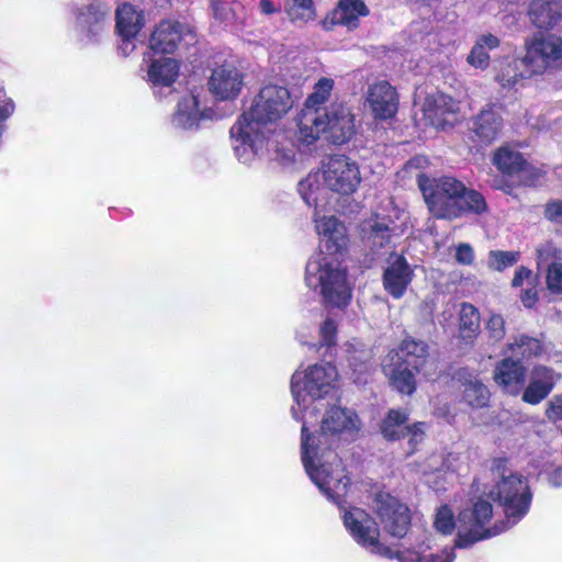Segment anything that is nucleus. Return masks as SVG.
Returning <instances> with one entry per match:
<instances>
[{
    "mask_svg": "<svg viewBox=\"0 0 562 562\" xmlns=\"http://www.w3.org/2000/svg\"><path fill=\"white\" fill-rule=\"evenodd\" d=\"M297 420L302 422L301 454L308 477L329 502L340 504L350 479L334 450L358 439L362 427L358 414L341 405H330L315 432L308 431V425L316 420L315 414L304 413Z\"/></svg>",
    "mask_w": 562,
    "mask_h": 562,
    "instance_id": "nucleus-2",
    "label": "nucleus"
},
{
    "mask_svg": "<svg viewBox=\"0 0 562 562\" xmlns=\"http://www.w3.org/2000/svg\"><path fill=\"white\" fill-rule=\"evenodd\" d=\"M109 10L105 5L90 4L80 16V25L89 41H97L105 30Z\"/></svg>",
    "mask_w": 562,
    "mask_h": 562,
    "instance_id": "nucleus-32",
    "label": "nucleus"
},
{
    "mask_svg": "<svg viewBox=\"0 0 562 562\" xmlns=\"http://www.w3.org/2000/svg\"><path fill=\"white\" fill-rule=\"evenodd\" d=\"M179 69L178 61L170 57L151 60L147 69V80L155 93H161L162 89H170L179 76Z\"/></svg>",
    "mask_w": 562,
    "mask_h": 562,
    "instance_id": "nucleus-25",
    "label": "nucleus"
},
{
    "mask_svg": "<svg viewBox=\"0 0 562 562\" xmlns=\"http://www.w3.org/2000/svg\"><path fill=\"white\" fill-rule=\"evenodd\" d=\"M503 128V119L495 105H487L474 119L472 131L485 144L495 140Z\"/></svg>",
    "mask_w": 562,
    "mask_h": 562,
    "instance_id": "nucleus-27",
    "label": "nucleus"
},
{
    "mask_svg": "<svg viewBox=\"0 0 562 562\" xmlns=\"http://www.w3.org/2000/svg\"><path fill=\"white\" fill-rule=\"evenodd\" d=\"M424 117L436 128L451 126L457 121L459 102L441 92L429 94L422 106Z\"/></svg>",
    "mask_w": 562,
    "mask_h": 562,
    "instance_id": "nucleus-15",
    "label": "nucleus"
},
{
    "mask_svg": "<svg viewBox=\"0 0 562 562\" xmlns=\"http://www.w3.org/2000/svg\"><path fill=\"white\" fill-rule=\"evenodd\" d=\"M525 55L520 58L527 74L552 75L562 70V37L555 34L536 33L525 40Z\"/></svg>",
    "mask_w": 562,
    "mask_h": 562,
    "instance_id": "nucleus-9",
    "label": "nucleus"
},
{
    "mask_svg": "<svg viewBox=\"0 0 562 562\" xmlns=\"http://www.w3.org/2000/svg\"><path fill=\"white\" fill-rule=\"evenodd\" d=\"M367 102L378 120L392 119L398 109V95L387 81H378L368 88Z\"/></svg>",
    "mask_w": 562,
    "mask_h": 562,
    "instance_id": "nucleus-18",
    "label": "nucleus"
},
{
    "mask_svg": "<svg viewBox=\"0 0 562 562\" xmlns=\"http://www.w3.org/2000/svg\"><path fill=\"white\" fill-rule=\"evenodd\" d=\"M547 284L550 291L562 293V263L551 262L547 269Z\"/></svg>",
    "mask_w": 562,
    "mask_h": 562,
    "instance_id": "nucleus-45",
    "label": "nucleus"
},
{
    "mask_svg": "<svg viewBox=\"0 0 562 562\" xmlns=\"http://www.w3.org/2000/svg\"><path fill=\"white\" fill-rule=\"evenodd\" d=\"M361 178H302L297 191L308 206H314L312 220L319 237L321 250L312 255L305 266L306 286L316 292L325 307L345 310L352 299V285L347 268L335 257L347 249L345 224L334 215H323L335 194L355 192Z\"/></svg>",
    "mask_w": 562,
    "mask_h": 562,
    "instance_id": "nucleus-1",
    "label": "nucleus"
},
{
    "mask_svg": "<svg viewBox=\"0 0 562 562\" xmlns=\"http://www.w3.org/2000/svg\"><path fill=\"white\" fill-rule=\"evenodd\" d=\"M458 379L462 382L463 400L474 408L484 407L490 401L488 389L479 380L477 375L468 372L465 369L458 372Z\"/></svg>",
    "mask_w": 562,
    "mask_h": 562,
    "instance_id": "nucleus-30",
    "label": "nucleus"
},
{
    "mask_svg": "<svg viewBox=\"0 0 562 562\" xmlns=\"http://www.w3.org/2000/svg\"><path fill=\"white\" fill-rule=\"evenodd\" d=\"M418 186L429 212L438 218H458L467 212L481 214L487 209L484 196L457 178H419Z\"/></svg>",
    "mask_w": 562,
    "mask_h": 562,
    "instance_id": "nucleus-6",
    "label": "nucleus"
},
{
    "mask_svg": "<svg viewBox=\"0 0 562 562\" xmlns=\"http://www.w3.org/2000/svg\"><path fill=\"white\" fill-rule=\"evenodd\" d=\"M428 357V345L423 340L411 337L403 339L398 347L387 355L389 361L403 363V366L413 368L416 372H420L425 368Z\"/></svg>",
    "mask_w": 562,
    "mask_h": 562,
    "instance_id": "nucleus-21",
    "label": "nucleus"
},
{
    "mask_svg": "<svg viewBox=\"0 0 562 562\" xmlns=\"http://www.w3.org/2000/svg\"><path fill=\"white\" fill-rule=\"evenodd\" d=\"M549 483L554 487L562 486V468H558L550 473Z\"/></svg>",
    "mask_w": 562,
    "mask_h": 562,
    "instance_id": "nucleus-55",
    "label": "nucleus"
},
{
    "mask_svg": "<svg viewBox=\"0 0 562 562\" xmlns=\"http://www.w3.org/2000/svg\"><path fill=\"white\" fill-rule=\"evenodd\" d=\"M528 16L538 29L553 30L562 26V10L558 0H532Z\"/></svg>",
    "mask_w": 562,
    "mask_h": 562,
    "instance_id": "nucleus-26",
    "label": "nucleus"
},
{
    "mask_svg": "<svg viewBox=\"0 0 562 562\" xmlns=\"http://www.w3.org/2000/svg\"><path fill=\"white\" fill-rule=\"evenodd\" d=\"M525 282L528 285H532L535 283L532 271L526 267H519L515 272L512 284L514 288H518L522 286Z\"/></svg>",
    "mask_w": 562,
    "mask_h": 562,
    "instance_id": "nucleus-50",
    "label": "nucleus"
},
{
    "mask_svg": "<svg viewBox=\"0 0 562 562\" xmlns=\"http://www.w3.org/2000/svg\"><path fill=\"white\" fill-rule=\"evenodd\" d=\"M344 496L336 505L342 512V521L351 539L364 551L385 559H396L400 562H453L454 548H445L438 553L426 552L429 546L424 542L416 548L394 551L380 540V528L375 519L360 507H344ZM335 504V502H333Z\"/></svg>",
    "mask_w": 562,
    "mask_h": 562,
    "instance_id": "nucleus-4",
    "label": "nucleus"
},
{
    "mask_svg": "<svg viewBox=\"0 0 562 562\" xmlns=\"http://www.w3.org/2000/svg\"><path fill=\"white\" fill-rule=\"evenodd\" d=\"M546 415L554 424L562 422V395L554 396L549 402Z\"/></svg>",
    "mask_w": 562,
    "mask_h": 562,
    "instance_id": "nucleus-48",
    "label": "nucleus"
},
{
    "mask_svg": "<svg viewBox=\"0 0 562 562\" xmlns=\"http://www.w3.org/2000/svg\"><path fill=\"white\" fill-rule=\"evenodd\" d=\"M529 124H530L532 127H536V128H539V130H541V128H543V127H544V125H543V124L531 123V122H529Z\"/></svg>",
    "mask_w": 562,
    "mask_h": 562,
    "instance_id": "nucleus-56",
    "label": "nucleus"
},
{
    "mask_svg": "<svg viewBox=\"0 0 562 562\" xmlns=\"http://www.w3.org/2000/svg\"><path fill=\"white\" fill-rule=\"evenodd\" d=\"M521 66L519 60H506L501 64V67L495 76L496 81L504 88L515 87L519 80L529 78L532 75L527 74V68L518 69Z\"/></svg>",
    "mask_w": 562,
    "mask_h": 562,
    "instance_id": "nucleus-37",
    "label": "nucleus"
},
{
    "mask_svg": "<svg viewBox=\"0 0 562 562\" xmlns=\"http://www.w3.org/2000/svg\"><path fill=\"white\" fill-rule=\"evenodd\" d=\"M434 162L424 155H416L405 162L402 171L406 176H431L435 170Z\"/></svg>",
    "mask_w": 562,
    "mask_h": 562,
    "instance_id": "nucleus-40",
    "label": "nucleus"
},
{
    "mask_svg": "<svg viewBox=\"0 0 562 562\" xmlns=\"http://www.w3.org/2000/svg\"><path fill=\"white\" fill-rule=\"evenodd\" d=\"M369 9L362 0H339L336 8L326 16L324 26L344 25L349 30L358 26L359 18L367 16Z\"/></svg>",
    "mask_w": 562,
    "mask_h": 562,
    "instance_id": "nucleus-24",
    "label": "nucleus"
},
{
    "mask_svg": "<svg viewBox=\"0 0 562 562\" xmlns=\"http://www.w3.org/2000/svg\"><path fill=\"white\" fill-rule=\"evenodd\" d=\"M338 373L330 362H321L297 369L291 378V393L294 405L291 413L299 419L304 413L311 416L317 411L316 402L335 389Z\"/></svg>",
    "mask_w": 562,
    "mask_h": 562,
    "instance_id": "nucleus-8",
    "label": "nucleus"
},
{
    "mask_svg": "<svg viewBox=\"0 0 562 562\" xmlns=\"http://www.w3.org/2000/svg\"><path fill=\"white\" fill-rule=\"evenodd\" d=\"M426 432V424L418 422L413 425H408L405 432L404 438H408V453H413L419 443L425 439Z\"/></svg>",
    "mask_w": 562,
    "mask_h": 562,
    "instance_id": "nucleus-44",
    "label": "nucleus"
},
{
    "mask_svg": "<svg viewBox=\"0 0 562 562\" xmlns=\"http://www.w3.org/2000/svg\"><path fill=\"white\" fill-rule=\"evenodd\" d=\"M190 30L177 21H161L154 30L149 46L155 53L172 54Z\"/></svg>",
    "mask_w": 562,
    "mask_h": 562,
    "instance_id": "nucleus-20",
    "label": "nucleus"
},
{
    "mask_svg": "<svg viewBox=\"0 0 562 562\" xmlns=\"http://www.w3.org/2000/svg\"><path fill=\"white\" fill-rule=\"evenodd\" d=\"M546 216L551 222L562 225V201L549 203L546 209Z\"/></svg>",
    "mask_w": 562,
    "mask_h": 562,
    "instance_id": "nucleus-51",
    "label": "nucleus"
},
{
    "mask_svg": "<svg viewBox=\"0 0 562 562\" xmlns=\"http://www.w3.org/2000/svg\"><path fill=\"white\" fill-rule=\"evenodd\" d=\"M374 223L370 224L368 243L374 254L389 249L391 237L404 234L409 226L408 213L394 205L391 198L384 201L382 210L374 212Z\"/></svg>",
    "mask_w": 562,
    "mask_h": 562,
    "instance_id": "nucleus-10",
    "label": "nucleus"
},
{
    "mask_svg": "<svg viewBox=\"0 0 562 562\" xmlns=\"http://www.w3.org/2000/svg\"><path fill=\"white\" fill-rule=\"evenodd\" d=\"M538 266L550 265L551 262H557L559 259L560 250L552 244L546 243L541 245L538 250Z\"/></svg>",
    "mask_w": 562,
    "mask_h": 562,
    "instance_id": "nucleus-47",
    "label": "nucleus"
},
{
    "mask_svg": "<svg viewBox=\"0 0 562 562\" xmlns=\"http://www.w3.org/2000/svg\"><path fill=\"white\" fill-rule=\"evenodd\" d=\"M207 109L202 106L199 101V95L190 93L183 97L177 105V110L172 116V124L175 127L191 131L200 126L203 119L209 117Z\"/></svg>",
    "mask_w": 562,
    "mask_h": 562,
    "instance_id": "nucleus-22",
    "label": "nucleus"
},
{
    "mask_svg": "<svg viewBox=\"0 0 562 562\" xmlns=\"http://www.w3.org/2000/svg\"><path fill=\"white\" fill-rule=\"evenodd\" d=\"M373 508L384 529L393 537L403 538L411 525L408 507L396 497L379 492L373 499Z\"/></svg>",
    "mask_w": 562,
    "mask_h": 562,
    "instance_id": "nucleus-13",
    "label": "nucleus"
},
{
    "mask_svg": "<svg viewBox=\"0 0 562 562\" xmlns=\"http://www.w3.org/2000/svg\"><path fill=\"white\" fill-rule=\"evenodd\" d=\"M408 414L402 409H390L383 418L380 430L384 439L395 441L404 438L408 426Z\"/></svg>",
    "mask_w": 562,
    "mask_h": 562,
    "instance_id": "nucleus-34",
    "label": "nucleus"
},
{
    "mask_svg": "<svg viewBox=\"0 0 562 562\" xmlns=\"http://www.w3.org/2000/svg\"><path fill=\"white\" fill-rule=\"evenodd\" d=\"M430 462L429 468L431 471L459 472L463 463V458L459 453L449 452L445 458L432 456Z\"/></svg>",
    "mask_w": 562,
    "mask_h": 562,
    "instance_id": "nucleus-41",
    "label": "nucleus"
},
{
    "mask_svg": "<svg viewBox=\"0 0 562 562\" xmlns=\"http://www.w3.org/2000/svg\"><path fill=\"white\" fill-rule=\"evenodd\" d=\"M286 12L293 22L307 23L315 19L313 0H293Z\"/></svg>",
    "mask_w": 562,
    "mask_h": 562,
    "instance_id": "nucleus-39",
    "label": "nucleus"
},
{
    "mask_svg": "<svg viewBox=\"0 0 562 562\" xmlns=\"http://www.w3.org/2000/svg\"><path fill=\"white\" fill-rule=\"evenodd\" d=\"M293 106L288 88L267 85L261 88L248 111L231 127V139L237 159L250 164L268 146L274 124Z\"/></svg>",
    "mask_w": 562,
    "mask_h": 562,
    "instance_id": "nucleus-3",
    "label": "nucleus"
},
{
    "mask_svg": "<svg viewBox=\"0 0 562 562\" xmlns=\"http://www.w3.org/2000/svg\"><path fill=\"white\" fill-rule=\"evenodd\" d=\"M210 7L214 19L221 24L235 31L243 29L245 15L240 2L234 0H210Z\"/></svg>",
    "mask_w": 562,
    "mask_h": 562,
    "instance_id": "nucleus-29",
    "label": "nucleus"
},
{
    "mask_svg": "<svg viewBox=\"0 0 562 562\" xmlns=\"http://www.w3.org/2000/svg\"><path fill=\"white\" fill-rule=\"evenodd\" d=\"M319 348H331L336 345L337 322L331 317L326 319L319 326Z\"/></svg>",
    "mask_w": 562,
    "mask_h": 562,
    "instance_id": "nucleus-43",
    "label": "nucleus"
},
{
    "mask_svg": "<svg viewBox=\"0 0 562 562\" xmlns=\"http://www.w3.org/2000/svg\"><path fill=\"white\" fill-rule=\"evenodd\" d=\"M259 9H260L262 14L270 15V14L280 12L281 11V5L280 4H276L271 0H260Z\"/></svg>",
    "mask_w": 562,
    "mask_h": 562,
    "instance_id": "nucleus-53",
    "label": "nucleus"
},
{
    "mask_svg": "<svg viewBox=\"0 0 562 562\" xmlns=\"http://www.w3.org/2000/svg\"><path fill=\"white\" fill-rule=\"evenodd\" d=\"M322 134H325L334 144L347 143L355 134V117L350 109L344 103L330 104L325 115H321L319 120L315 122L314 138L311 142L300 143L306 146L312 145Z\"/></svg>",
    "mask_w": 562,
    "mask_h": 562,
    "instance_id": "nucleus-11",
    "label": "nucleus"
},
{
    "mask_svg": "<svg viewBox=\"0 0 562 562\" xmlns=\"http://www.w3.org/2000/svg\"><path fill=\"white\" fill-rule=\"evenodd\" d=\"M144 25V16L134 5L122 3L115 11V29L120 37L119 49L124 56L135 49V38Z\"/></svg>",
    "mask_w": 562,
    "mask_h": 562,
    "instance_id": "nucleus-14",
    "label": "nucleus"
},
{
    "mask_svg": "<svg viewBox=\"0 0 562 562\" xmlns=\"http://www.w3.org/2000/svg\"><path fill=\"white\" fill-rule=\"evenodd\" d=\"M243 83V74L237 67L225 63L212 71L209 89L218 100H233L239 94Z\"/></svg>",
    "mask_w": 562,
    "mask_h": 562,
    "instance_id": "nucleus-17",
    "label": "nucleus"
},
{
    "mask_svg": "<svg viewBox=\"0 0 562 562\" xmlns=\"http://www.w3.org/2000/svg\"><path fill=\"white\" fill-rule=\"evenodd\" d=\"M494 380L506 393L517 395L526 383V368L508 356L497 364Z\"/></svg>",
    "mask_w": 562,
    "mask_h": 562,
    "instance_id": "nucleus-23",
    "label": "nucleus"
},
{
    "mask_svg": "<svg viewBox=\"0 0 562 562\" xmlns=\"http://www.w3.org/2000/svg\"><path fill=\"white\" fill-rule=\"evenodd\" d=\"M454 257L460 265L469 266L474 261V250L469 244L461 243L456 248Z\"/></svg>",
    "mask_w": 562,
    "mask_h": 562,
    "instance_id": "nucleus-49",
    "label": "nucleus"
},
{
    "mask_svg": "<svg viewBox=\"0 0 562 562\" xmlns=\"http://www.w3.org/2000/svg\"><path fill=\"white\" fill-rule=\"evenodd\" d=\"M527 173H530V177H533L535 175L531 173V169L529 168V171H527Z\"/></svg>",
    "mask_w": 562,
    "mask_h": 562,
    "instance_id": "nucleus-58",
    "label": "nucleus"
},
{
    "mask_svg": "<svg viewBox=\"0 0 562 562\" xmlns=\"http://www.w3.org/2000/svg\"><path fill=\"white\" fill-rule=\"evenodd\" d=\"M486 330L488 331L490 338L494 341H499L505 337V321L498 314H493L486 323Z\"/></svg>",
    "mask_w": 562,
    "mask_h": 562,
    "instance_id": "nucleus-46",
    "label": "nucleus"
},
{
    "mask_svg": "<svg viewBox=\"0 0 562 562\" xmlns=\"http://www.w3.org/2000/svg\"><path fill=\"white\" fill-rule=\"evenodd\" d=\"M492 162L499 172L507 176L529 171V162L522 154L508 145L494 151Z\"/></svg>",
    "mask_w": 562,
    "mask_h": 562,
    "instance_id": "nucleus-28",
    "label": "nucleus"
},
{
    "mask_svg": "<svg viewBox=\"0 0 562 562\" xmlns=\"http://www.w3.org/2000/svg\"><path fill=\"white\" fill-rule=\"evenodd\" d=\"M560 376L549 367L535 366L529 374V384L522 393L524 402L532 405L539 404L551 393Z\"/></svg>",
    "mask_w": 562,
    "mask_h": 562,
    "instance_id": "nucleus-19",
    "label": "nucleus"
},
{
    "mask_svg": "<svg viewBox=\"0 0 562 562\" xmlns=\"http://www.w3.org/2000/svg\"><path fill=\"white\" fill-rule=\"evenodd\" d=\"M513 178H493L492 186L495 189L502 190L508 194L513 193L514 187L509 183Z\"/></svg>",
    "mask_w": 562,
    "mask_h": 562,
    "instance_id": "nucleus-54",
    "label": "nucleus"
},
{
    "mask_svg": "<svg viewBox=\"0 0 562 562\" xmlns=\"http://www.w3.org/2000/svg\"><path fill=\"white\" fill-rule=\"evenodd\" d=\"M480 328V314L470 303H462L459 311V330L461 338L471 344L477 336Z\"/></svg>",
    "mask_w": 562,
    "mask_h": 562,
    "instance_id": "nucleus-35",
    "label": "nucleus"
},
{
    "mask_svg": "<svg viewBox=\"0 0 562 562\" xmlns=\"http://www.w3.org/2000/svg\"><path fill=\"white\" fill-rule=\"evenodd\" d=\"M507 464L508 461L505 458L493 460L491 470L499 479L490 491V496L502 507L506 518V520L496 521L493 525L505 524L509 529L529 512L532 493L528 479L508 471Z\"/></svg>",
    "mask_w": 562,
    "mask_h": 562,
    "instance_id": "nucleus-7",
    "label": "nucleus"
},
{
    "mask_svg": "<svg viewBox=\"0 0 562 562\" xmlns=\"http://www.w3.org/2000/svg\"><path fill=\"white\" fill-rule=\"evenodd\" d=\"M323 176H357L358 166L345 155H333L322 161Z\"/></svg>",
    "mask_w": 562,
    "mask_h": 562,
    "instance_id": "nucleus-36",
    "label": "nucleus"
},
{
    "mask_svg": "<svg viewBox=\"0 0 562 562\" xmlns=\"http://www.w3.org/2000/svg\"><path fill=\"white\" fill-rule=\"evenodd\" d=\"M413 276V269L403 256L391 255L382 277L383 288L393 299H402Z\"/></svg>",
    "mask_w": 562,
    "mask_h": 562,
    "instance_id": "nucleus-16",
    "label": "nucleus"
},
{
    "mask_svg": "<svg viewBox=\"0 0 562 562\" xmlns=\"http://www.w3.org/2000/svg\"><path fill=\"white\" fill-rule=\"evenodd\" d=\"M520 300L525 307L531 308L535 306L538 301V292L535 283L522 291Z\"/></svg>",
    "mask_w": 562,
    "mask_h": 562,
    "instance_id": "nucleus-52",
    "label": "nucleus"
},
{
    "mask_svg": "<svg viewBox=\"0 0 562 562\" xmlns=\"http://www.w3.org/2000/svg\"><path fill=\"white\" fill-rule=\"evenodd\" d=\"M385 374L389 376L391 385L402 394L411 395L416 390V372L413 368L403 366L395 361H389L383 364Z\"/></svg>",
    "mask_w": 562,
    "mask_h": 562,
    "instance_id": "nucleus-31",
    "label": "nucleus"
},
{
    "mask_svg": "<svg viewBox=\"0 0 562 562\" xmlns=\"http://www.w3.org/2000/svg\"><path fill=\"white\" fill-rule=\"evenodd\" d=\"M492 518V504L486 499L479 498L459 513L457 521H454L451 508L447 505L441 506L435 516L434 526L442 535H450L456 528L454 547L468 549L476 542L493 538L507 530L505 524L491 525Z\"/></svg>",
    "mask_w": 562,
    "mask_h": 562,
    "instance_id": "nucleus-5",
    "label": "nucleus"
},
{
    "mask_svg": "<svg viewBox=\"0 0 562 562\" xmlns=\"http://www.w3.org/2000/svg\"><path fill=\"white\" fill-rule=\"evenodd\" d=\"M541 342L532 337L521 335L515 338V341L508 345V351L514 360L521 362L522 359H529L541 352Z\"/></svg>",
    "mask_w": 562,
    "mask_h": 562,
    "instance_id": "nucleus-38",
    "label": "nucleus"
},
{
    "mask_svg": "<svg viewBox=\"0 0 562 562\" xmlns=\"http://www.w3.org/2000/svg\"><path fill=\"white\" fill-rule=\"evenodd\" d=\"M334 88V80L321 78L314 86L313 92L306 98L304 105L296 117V138L299 142H311L315 122L329 106L324 104L328 101Z\"/></svg>",
    "mask_w": 562,
    "mask_h": 562,
    "instance_id": "nucleus-12",
    "label": "nucleus"
},
{
    "mask_svg": "<svg viewBox=\"0 0 562 562\" xmlns=\"http://www.w3.org/2000/svg\"><path fill=\"white\" fill-rule=\"evenodd\" d=\"M427 5H430V1L429 0H423Z\"/></svg>",
    "mask_w": 562,
    "mask_h": 562,
    "instance_id": "nucleus-57",
    "label": "nucleus"
},
{
    "mask_svg": "<svg viewBox=\"0 0 562 562\" xmlns=\"http://www.w3.org/2000/svg\"><path fill=\"white\" fill-rule=\"evenodd\" d=\"M499 43V38L493 34L479 36L467 57V61L475 68L486 69L490 65L488 50L497 48Z\"/></svg>",
    "mask_w": 562,
    "mask_h": 562,
    "instance_id": "nucleus-33",
    "label": "nucleus"
},
{
    "mask_svg": "<svg viewBox=\"0 0 562 562\" xmlns=\"http://www.w3.org/2000/svg\"><path fill=\"white\" fill-rule=\"evenodd\" d=\"M518 260L519 252L517 251L493 250L488 255V267L496 271H503L515 265Z\"/></svg>",
    "mask_w": 562,
    "mask_h": 562,
    "instance_id": "nucleus-42",
    "label": "nucleus"
}]
</instances>
